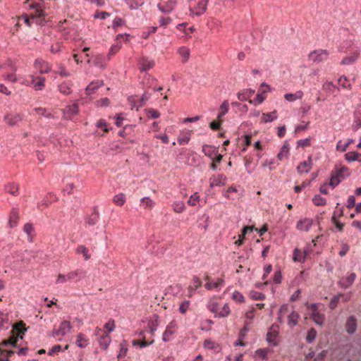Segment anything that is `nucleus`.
<instances>
[{
	"label": "nucleus",
	"instance_id": "nucleus-1",
	"mask_svg": "<svg viewBox=\"0 0 361 361\" xmlns=\"http://www.w3.org/2000/svg\"><path fill=\"white\" fill-rule=\"evenodd\" d=\"M350 176V169L341 164L335 165L331 171L329 185L332 188L337 186L342 180Z\"/></svg>",
	"mask_w": 361,
	"mask_h": 361
},
{
	"label": "nucleus",
	"instance_id": "nucleus-2",
	"mask_svg": "<svg viewBox=\"0 0 361 361\" xmlns=\"http://www.w3.org/2000/svg\"><path fill=\"white\" fill-rule=\"evenodd\" d=\"M209 0H192V5L190 6L191 13L200 16L207 11Z\"/></svg>",
	"mask_w": 361,
	"mask_h": 361
},
{
	"label": "nucleus",
	"instance_id": "nucleus-3",
	"mask_svg": "<svg viewBox=\"0 0 361 361\" xmlns=\"http://www.w3.org/2000/svg\"><path fill=\"white\" fill-rule=\"evenodd\" d=\"M329 53L326 49H317L309 54V59L314 63H319L328 59Z\"/></svg>",
	"mask_w": 361,
	"mask_h": 361
},
{
	"label": "nucleus",
	"instance_id": "nucleus-4",
	"mask_svg": "<svg viewBox=\"0 0 361 361\" xmlns=\"http://www.w3.org/2000/svg\"><path fill=\"white\" fill-rule=\"evenodd\" d=\"M82 272L76 270L69 272L67 274H59L56 280V283H62L67 281H78L81 278Z\"/></svg>",
	"mask_w": 361,
	"mask_h": 361
},
{
	"label": "nucleus",
	"instance_id": "nucleus-5",
	"mask_svg": "<svg viewBox=\"0 0 361 361\" xmlns=\"http://www.w3.org/2000/svg\"><path fill=\"white\" fill-rule=\"evenodd\" d=\"M96 335L99 337L98 341L100 347L106 350L111 343V338L109 334L103 331L101 329L97 328Z\"/></svg>",
	"mask_w": 361,
	"mask_h": 361
},
{
	"label": "nucleus",
	"instance_id": "nucleus-6",
	"mask_svg": "<svg viewBox=\"0 0 361 361\" xmlns=\"http://www.w3.org/2000/svg\"><path fill=\"white\" fill-rule=\"evenodd\" d=\"M266 87L267 90H262L261 92H258L256 95V97L254 100H249V102L251 104H254L255 105L259 104L262 103L266 99L265 94L270 90V86L267 85L265 82H262L261 84L260 87Z\"/></svg>",
	"mask_w": 361,
	"mask_h": 361
},
{
	"label": "nucleus",
	"instance_id": "nucleus-7",
	"mask_svg": "<svg viewBox=\"0 0 361 361\" xmlns=\"http://www.w3.org/2000/svg\"><path fill=\"white\" fill-rule=\"evenodd\" d=\"M357 327V319L355 316H350L345 323V330L348 334H353L355 333Z\"/></svg>",
	"mask_w": 361,
	"mask_h": 361
},
{
	"label": "nucleus",
	"instance_id": "nucleus-8",
	"mask_svg": "<svg viewBox=\"0 0 361 361\" xmlns=\"http://www.w3.org/2000/svg\"><path fill=\"white\" fill-rule=\"evenodd\" d=\"M355 278L356 274L355 273H351L348 276L341 278L338 281V284L340 287L346 289L353 283Z\"/></svg>",
	"mask_w": 361,
	"mask_h": 361
},
{
	"label": "nucleus",
	"instance_id": "nucleus-9",
	"mask_svg": "<svg viewBox=\"0 0 361 361\" xmlns=\"http://www.w3.org/2000/svg\"><path fill=\"white\" fill-rule=\"evenodd\" d=\"M34 66L35 68L39 70L41 74L47 73L51 71V67L49 63L42 59H36Z\"/></svg>",
	"mask_w": 361,
	"mask_h": 361
},
{
	"label": "nucleus",
	"instance_id": "nucleus-10",
	"mask_svg": "<svg viewBox=\"0 0 361 361\" xmlns=\"http://www.w3.org/2000/svg\"><path fill=\"white\" fill-rule=\"evenodd\" d=\"M63 116L67 119H71L73 116L76 115L78 112V105L75 103L72 105L67 106L63 110Z\"/></svg>",
	"mask_w": 361,
	"mask_h": 361
},
{
	"label": "nucleus",
	"instance_id": "nucleus-11",
	"mask_svg": "<svg viewBox=\"0 0 361 361\" xmlns=\"http://www.w3.org/2000/svg\"><path fill=\"white\" fill-rule=\"evenodd\" d=\"M226 176L224 174H219L218 176H213L209 179L210 187L213 188L214 186H223L226 184Z\"/></svg>",
	"mask_w": 361,
	"mask_h": 361
},
{
	"label": "nucleus",
	"instance_id": "nucleus-12",
	"mask_svg": "<svg viewBox=\"0 0 361 361\" xmlns=\"http://www.w3.org/2000/svg\"><path fill=\"white\" fill-rule=\"evenodd\" d=\"M24 323L23 322H20L17 324H16L13 327L12 332L13 334H16V336H13L14 338H18V340L19 338L23 339V335L25 332L27 331V329L24 327Z\"/></svg>",
	"mask_w": 361,
	"mask_h": 361
},
{
	"label": "nucleus",
	"instance_id": "nucleus-13",
	"mask_svg": "<svg viewBox=\"0 0 361 361\" xmlns=\"http://www.w3.org/2000/svg\"><path fill=\"white\" fill-rule=\"evenodd\" d=\"M23 120L21 114H8L4 116L5 122L10 126H15Z\"/></svg>",
	"mask_w": 361,
	"mask_h": 361
},
{
	"label": "nucleus",
	"instance_id": "nucleus-14",
	"mask_svg": "<svg viewBox=\"0 0 361 361\" xmlns=\"http://www.w3.org/2000/svg\"><path fill=\"white\" fill-rule=\"evenodd\" d=\"M312 156H310L307 161H304L299 164L297 167V171L299 173H308L312 169Z\"/></svg>",
	"mask_w": 361,
	"mask_h": 361
},
{
	"label": "nucleus",
	"instance_id": "nucleus-15",
	"mask_svg": "<svg viewBox=\"0 0 361 361\" xmlns=\"http://www.w3.org/2000/svg\"><path fill=\"white\" fill-rule=\"evenodd\" d=\"M30 78H31L30 84L34 86V88L36 90H41L44 87L45 78H44V77L35 78L32 75H31Z\"/></svg>",
	"mask_w": 361,
	"mask_h": 361
},
{
	"label": "nucleus",
	"instance_id": "nucleus-16",
	"mask_svg": "<svg viewBox=\"0 0 361 361\" xmlns=\"http://www.w3.org/2000/svg\"><path fill=\"white\" fill-rule=\"evenodd\" d=\"M99 219V214L97 209H94L91 214L87 216L85 219V225L88 226H94L95 225Z\"/></svg>",
	"mask_w": 361,
	"mask_h": 361
},
{
	"label": "nucleus",
	"instance_id": "nucleus-17",
	"mask_svg": "<svg viewBox=\"0 0 361 361\" xmlns=\"http://www.w3.org/2000/svg\"><path fill=\"white\" fill-rule=\"evenodd\" d=\"M192 286H189L188 288V296L190 298L194 295L196 289L202 286V281L197 276H195L192 279Z\"/></svg>",
	"mask_w": 361,
	"mask_h": 361
},
{
	"label": "nucleus",
	"instance_id": "nucleus-18",
	"mask_svg": "<svg viewBox=\"0 0 361 361\" xmlns=\"http://www.w3.org/2000/svg\"><path fill=\"white\" fill-rule=\"evenodd\" d=\"M175 5H176L175 0H169L165 5L159 4L157 5V7L162 13H169L173 11Z\"/></svg>",
	"mask_w": 361,
	"mask_h": 361
},
{
	"label": "nucleus",
	"instance_id": "nucleus-19",
	"mask_svg": "<svg viewBox=\"0 0 361 361\" xmlns=\"http://www.w3.org/2000/svg\"><path fill=\"white\" fill-rule=\"evenodd\" d=\"M202 152L205 156L209 157L212 159H215L214 157L217 154L218 149L213 146L204 145L202 146Z\"/></svg>",
	"mask_w": 361,
	"mask_h": 361
},
{
	"label": "nucleus",
	"instance_id": "nucleus-20",
	"mask_svg": "<svg viewBox=\"0 0 361 361\" xmlns=\"http://www.w3.org/2000/svg\"><path fill=\"white\" fill-rule=\"evenodd\" d=\"M312 225V221L310 219L305 218L304 219L300 220L297 223L296 227L298 230L307 231L310 230Z\"/></svg>",
	"mask_w": 361,
	"mask_h": 361
},
{
	"label": "nucleus",
	"instance_id": "nucleus-21",
	"mask_svg": "<svg viewBox=\"0 0 361 361\" xmlns=\"http://www.w3.org/2000/svg\"><path fill=\"white\" fill-rule=\"evenodd\" d=\"M19 219V213L16 209H13L9 215L8 226L14 228L17 226Z\"/></svg>",
	"mask_w": 361,
	"mask_h": 361
},
{
	"label": "nucleus",
	"instance_id": "nucleus-22",
	"mask_svg": "<svg viewBox=\"0 0 361 361\" xmlns=\"http://www.w3.org/2000/svg\"><path fill=\"white\" fill-rule=\"evenodd\" d=\"M151 94L147 92H145L142 97L138 99L137 101L132 100L131 102L133 103V106L134 107H137V109L142 107L144 104L150 98Z\"/></svg>",
	"mask_w": 361,
	"mask_h": 361
},
{
	"label": "nucleus",
	"instance_id": "nucleus-23",
	"mask_svg": "<svg viewBox=\"0 0 361 361\" xmlns=\"http://www.w3.org/2000/svg\"><path fill=\"white\" fill-rule=\"evenodd\" d=\"M23 231L27 234V239L30 242L33 241V238L35 235V228L32 224L27 223L24 225Z\"/></svg>",
	"mask_w": 361,
	"mask_h": 361
},
{
	"label": "nucleus",
	"instance_id": "nucleus-24",
	"mask_svg": "<svg viewBox=\"0 0 361 361\" xmlns=\"http://www.w3.org/2000/svg\"><path fill=\"white\" fill-rule=\"evenodd\" d=\"M103 85V81L102 80H96L90 83L86 89L85 92L87 94H92L94 92V91L101 87Z\"/></svg>",
	"mask_w": 361,
	"mask_h": 361
},
{
	"label": "nucleus",
	"instance_id": "nucleus-25",
	"mask_svg": "<svg viewBox=\"0 0 361 361\" xmlns=\"http://www.w3.org/2000/svg\"><path fill=\"white\" fill-rule=\"evenodd\" d=\"M254 93L255 90L252 89H246L241 92H238L237 94V97L240 101H247L253 95Z\"/></svg>",
	"mask_w": 361,
	"mask_h": 361
},
{
	"label": "nucleus",
	"instance_id": "nucleus-26",
	"mask_svg": "<svg viewBox=\"0 0 361 361\" xmlns=\"http://www.w3.org/2000/svg\"><path fill=\"white\" fill-rule=\"evenodd\" d=\"M289 144L288 141H285L283 146L281 148L280 152L277 154V157L279 159L282 160L284 158H287L289 154Z\"/></svg>",
	"mask_w": 361,
	"mask_h": 361
},
{
	"label": "nucleus",
	"instance_id": "nucleus-27",
	"mask_svg": "<svg viewBox=\"0 0 361 361\" xmlns=\"http://www.w3.org/2000/svg\"><path fill=\"white\" fill-rule=\"evenodd\" d=\"M72 326L68 321H63L60 324L59 331L61 333V336H65L68 334L71 330Z\"/></svg>",
	"mask_w": 361,
	"mask_h": 361
},
{
	"label": "nucleus",
	"instance_id": "nucleus-28",
	"mask_svg": "<svg viewBox=\"0 0 361 361\" xmlns=\"http://www.w3.org/2000/svg\"><path fill=\"white\" fill-rule=\"evenodd\" d=\"M19 186L14 183H10L5 185V191L13 196L18 195Z\"/></svg>",
	"mask_w": 361,
	"mask_h": 361
},
{
	"label": "nucleus",
	"instance_id": "nucleus-29",
	"mask_svg": "<svg viewBox=\"0 0 361 361\" xmlns=\"http://www.w3.org/2000/svg\"><path fill=\"white\" fill-rule=\"evenodd\" d=\"M140 71L144 72L151 69L154 66V62L152 60L143 58L140 61Z\"/></svg>",
	"mask_w": 361,
	"mask_h": 361
},
{
	"label": "nucleus",
	"instance_id": "nucleus-30",
	"mask_svg": "<svg viewBox=\"0 0 361 361\" xmlns=\"http://www.w3.org/2000/svg\"><path fill=\"white\" fill-rule=\"evenodd\" d=\"M75 343L79 348H85L88 345V339L85 334L80 333L77 336Z\"/></svg>",
	"mask_w": 361,
	"mask_h": 361
},
{
	"label": "nucleus",
	"instance_id": "nucleus-31",
	"mask_svg": "<svg viewBox=\"0 0 361 361\" xmlns=\"http://www.w3.org/2000/svg\"><path fill=\"white\" fill-rule=\"evenodd\" d=\"M191 131L188 130L182 133V134L178 137V142L180 145L187 144L190 138Z\"/></svg>",
	"mask_w": 361,
	"mask_h": 361
},
{
	"label": "nucleus",
	"instance_id": "nucleus-32",
	"mask_svg": "<svg viewBox=\"0 0 361 361\" xmlns=\"http://www.w3.org/2000/svg\"><path fill=\"white\" fill-rule=\"evenodd\" d=\"M228 111V101L224 100L219 107L217 118L221 119Z\"/></svg>",
	"mask_w": 361,
	"mask_h": 361
},
{
	"label": "nucleus",
	"instance_id": "nucleus-33",
	"mask_svg": "<svg viewBox=\"0 0 361 361\" xmlns=\"http://www.w3.org/2000/svg\"><path fill=\"white\" fill-rule=\"evenodd\" d=\"M299 317V314L293 311L288 316V324L290 327L295 326L298 322V318Z\"/></svg>",
	"mask_w": 361,
	"mask_h": 361
},
{
	"label": "nucleus",
	"instance_id": "nucleus-34",
	"mask_svg": "<svg viewBox=\"0 0 361 361\" xmlns=\"http://www.w3.org/2000/svg\"><path fill=\"white\" fill-rule=\"evenodd\" d=\"M71 85L72 84L70 81L65 82L59 86V90L61 93H63L64 94H69L72 92L71 89Z\"/></svg>",
	"mask_w": 361,
	"mask_h": 361
},
{
	"label": "nucleus",
	"instance_id": "nucleus-35",
	"mask_svg": "<svg viewBox=\"0 0 361 361\" xmlns=\"http://www.w3.org/2000/svg\"><path fill=\"white\" fill-rule=\"evenodd\" d=\"M277 118V114L276 111L270 113H264L262 114V120L264 123L271 122Z\"/></svg>",
	"mask_w": 361,
	"mask_h": 361
},
{
	"label": "nucleus",
	"instance_id": "nucleus-36",
	"mask_svg": "<svg viewBox=\"0 0 361 361\" xmlns=\"http://www.w3.org/2000/svg\"><path fill=\"white\" fill-rule=\"evenodd\" d=\"M224 283V279H218L217 281L216 282H207L206 284H205V288L207 289V290H212V289H214V288H219V286H223Z\"/></svg>",
	"mask_w": 361,
	"mask_h": 361
},
{
	"label": "nucleus",
	"instance_id": "nucleus-37",
	"mask_svg": "<svg viewBox=\"0 0 361 361\" xmlns=\"http://www.w3.org/2000/svg\"><path fill=\"white\" fill-rule=\"evenodd\" d=\"M359 54H355L350 56H346L343 59L341 63L344 66H348L353 63L358 59Z\"/></svg>",
	"mask_w": 361,
	"mask_h": 361
},
{
	"label": "nucleus",
	"instance_id": "nucleus-38",
	"mask_svg": "<svg viewBox=\"0 0 361 361\" xmlns=\"http://www.w3.org/2000/svg\"><path fill=\"white\" fill-rule=\"evenodd\" d=\"M293 259L295 262H304L305 260V256L299 249L295 248L293 251Z\"/></svg>",
	"mask_w": 361,
	"mask_h": 361
},
{
	"label": "nucleus",
	"instance_id": "nucleus-39",
	"mask_svg": "<svg viewBox=\"0 0 361 361\" xmlns=\"http://www.w3.org/2000/svg\"><path fill=\"white\" fill-rule=\"evenodd\" d=\"M354 142V140L353 139H348L347 142L344 143V144H342V141L341 140H339L338 142H337V145H336V149L338 150V151H341V152H345L347 148L349 147V145L350 144H352L353 142Z\"/></svg>",
	"mask_w": 361,
	"mask_h": 361
},
{
	"label": "nucleus",
	"instance_id": "nucleus-40",
	"mask_svg": "<svg viewBox=\"0 0 361 361\" xmlns=\"http://www.w3.org/2000/svg\"><path fill=\"white\" fill-rule=\"evenodd\" d=\"M178 53L182 57V61L185 63L190 56V49L185 47H182L179 49Z\"/></svg>",
	"mask_w": 361,
	"mask_h": 361
},
{
	"label": "nucleus",
	"instance_id": "nucleus-41",
	"mask_svg": "<svg viewBox=\"0 0 361 361\" xmlns=\"http://www.w3.org/2000/svg\"><path fill=\"white\" fill-rule=\"evenodd\" d=\"M359 157L360 154L355 151L348 152L345 154V159L350 162L355 161H359Z\"/></svg>",
	"mask_w": 361,
	"mask_h": 361
},
{
	"label": "nucleus",
	"instance_id": "nucleus-42",
	"mask_svg": "<svg viewBox=\"0 0 361 361\" xmlns=\"http://www.w3.org/2000/svg\"><path fill=\"white\" fill-rule=\"evenodd\" d=\"M154 319L149 321L147 324V328L149 329L150 333H154L158 327V317L154 315Z\"/></svg>",
	"mask_w": 361,
	"mask_h": 361
},
{
	"label": "nucleus",
	"instance_id": "nucleus-43",
	"mask_svg": "<svg viewBox=\"0 0 361 361\" xmlns=\"http://www.w3.org/2000/svg\"><path fill=\"white\" fill-rule=\"evenodd\" d=\"M343 295L341 293L337 294L334 295L330 300L329 307L331 310H334L336 308V307L338 305V303L340 300V298L343 297Z\"/></svg>",
	"mask_w": 361,
	"mask_h": 361
},
{
	"label": "nucleus",
	"instance_id": "nucleus-44",
	"mask_svg": "<svg viewBox=\"0 0 361 361\" xmlns=\"http://www.w3.org/2000/svg\"><path fill=\"white\" fill-rule=\"evenodd\" d=\"M114 202L119 206H122L126 202V196L123 193L116 195L113 198Z\"/></svg>",
	"mask_w": 361,
	"mask_h": 361
},
{
	"label": "nucleus",
	"instance_id": "nucleus-45",
	"mask_svg": "<svg viewBox=\"0 0 361 361\" xmlns=\"http://www.w3.org/2000/svg\"><path fill=\"white\" fill-rule=\"evenodd\" d=\"M312 202L317 206H324L326 204V199L319 195H315L312 198Z\"/></svg>",
	"mask_w": 361,
	"mask_h": 361
},
{
	"label": "nucleus",
	"instance_id": "nucleus-46",
	"mask_svg": "<svg viewBox=\"0 0 361 361\" xmlns=\"http://www.w3.org/2000/svg\"><path fill=\"white\" fill-rule=\"evenodd\" d=\"M76 252L78 254H82L85 260H87L90 258V256L88 254L89 250L85 245H79L76 249Z\"/></svg>",
	"mask_w": 361,
	"mask_h": 361
},
{
	"label": "nucleus",
	"instance_id": "nucleus-47",
	"mask_svg": "<svg viewBox=\"0 0 361 361\" xmlns=\"http://www.w3.org/2000/svg\"><path fill=\"white\" fill-rule=\"evenodd\" d=\"M317 334V331L314 329H310L307 332V335L306 336V341L308 343H311L315 339Z\"/></svg>",
	"mask_w": 361,
	"mask_h": 361
},
{
	"label": "nucleus",
	"instance_id": "nucleus-48",
	"mask_svg": "<svg viewBox=\"0 0 361 361\" xmlns=\"http://www.w3.org/2000/svg\"><path fill=\"white\" fill-rule=\"evenodd\" d=\"M314 322L319 325V326H322L324 324V318L322 317V315L319 313V312H312V314H311Z\"/></svg>",
	"mask_w": 361,
	"mask_h": 361
},
{
	"label": "nucleus",
	"instance_id": "nucleus-49",
	"mask_svg": "<svg viewBox=\"0 0 361 361\" xmlns=\"http://www.w3.org/2000/svg\"><path fill=\"white\" fill-rule=\"evenodd\" d=\"M322 87L325 90H328L329 92H334L335 90H338V87L335 85L332 82L326 81L325 82Z\"/></svg>",
	"mask_w": 361,
	"mask_h": 361
},
{
	"label": "nucleus",
	"instance_id": "nucleus-50",
	"mask_svg": "<svg viewBox=\"0 0 361 361\" xmlns=\"http://www.w3.org/2000/svg\"><path fill=\"white\" fill-rule=\"evenodd\" d=\"M230 314V308L228 304H225L221 308V311L219 312L216 314L218 317H225Z\"/></svg>",
	"mask_w": 361,
	"mask_h": 361
},
{
	"label": "nucleus",
	"instance_id": "nucleus-51",
	"mask_svg": "<svg viewBox=\"0 0 361 361\" xmlns=\"http://www.w3.org/2000/svg\"><path fill=\"white\" fill-rule=\"evenodd\" d=\"M17 343H18V338H14L13 336L10 339L3 341L0 345L6 346V345H10L13 347H16L17 345Z\"/></svg>",
	"mask_w": 361,
	"mask_h": 361
},
{
	"label": "nucleus",
	"instance_id": "nucleus-52",
	"mask_svg": "<svg viewBox=\"0 0 361 361\" xmlns=\"http://www.w3.org/2000/svg\"><path fill=\"white\" fill-rule=\"evenodd\" d=\"M34 111L45 118H53L52 114L51 113H47V109L44 108H42V107L35 108Z\"/></svg>",
	"mask_w": 361,
	"mask_h": 361
},
{
	"label": "nucleus",
	"instance_id": "nucleus-53",
	"mask_svg": "<svg viewBox=\"0 0 361 361\" xmlns=\"http://www.w3.org/2000/svg\"><path fill=\"white\" fill-rule=\"evenodd\" d=\"M250 297L253 300H263L264 299L265 295L260 292L251 290L250 292Z\"/></svg>",
	"mask_w": 361,
	"mask_h": 361
},
{
	"label": "nucleus",
	"instance_id": "nucleus-54",
	"mask_svg": "<svg viewBox=\"0 0 361 361\" xmlns=\"http://www.w3.org/2000/svg\"><path fill=\"white\" fill-rule=\"evenodd\" d=\"M173 331L170 329V326H167L166 330L164 331L162 336V340L164 342H167L170 340V336L173 334Z\"/></svg>",
	"mask_w": 361,
	"mask_h": 361
},
{
	"label": "nucleus",
	"instance_id": "nucleus-55",
	"mask_svg": "<svg viewBox=\"0 0 361 361\" xmlns=\"http://www.w3.org/2000/svg\"><path fill=\"white\" fill-rule=\"evenodd\" d=\"M126 343V341H124L123 343H121L120 344L121 349H120V351H119L118 355V358L125 357L126 353H127V352H128V348H127Z\"/></svg>",
	"mask_w": 361,
	"mask_h": 361
},
{
	"label": "nucleus",
	"instance_id": "nucleus-56",
	"mask_svg": "<svg viewBox=\"0 0 361 361\" xmlns=\"http://www.w3.org/2000/svg\"><path fill=\"white\" fill-rule=\"evenodd\" d=\"M173 207L174 211L178 213L182 212L185 209V204L181 201L176 202L173 204Z\"/></svg>",
	"mask_w": 361,
	"mask_h": 361
},
{
	"label": "nucleus",
	"instance_id": "nucleus-57",
	"mask_svg": "<svg viewBox=\"0 0 361 361\" xmlns=\"http://www.w3.org/2000/svg\"><path fill=\"white\" fill-rule=\"evenodd\" d=\"M331 220L332 222L335 224L338 231H342L343 229L344 224L338 221L337 217L336 216V211L334 212Z\"/></svg>",
	"mask_w": 361,
	"mask_h": 361
},
{
	"label": "nucleus",
	"instance_id": "nucleus-58",
	"mask_svg": "<svg viewBox=\"0 0 361 361\" xmlns=\"http://www.w3.org/2000/svg\"><path fill=\"white\" fill-rule=\"evenodd\" d=\"M348 78L345 75H342L338 79V83L343 88H351V85L348 84Z\"/></svg>",
	"mask_w": 361,
	"mask_h": 361
},
{
	"label": "nucleus",
	"instance_id": "nucleus-59",
	"mask_svg": "<svg viewBox=\"0 0 361 361\" xmlns=\"http://www.w3.org/2000/svg\"><path fill=\"white\" fill-rule=\"evenodd\" d=\"M126 1H127V4H129V7L130 9H137L139 6L143 4L142 0H132V4H129L128 0Z\"/></svg>",
	"mask_w": 361,
	"mask_h": 361
},
{
	"label": "nucleus",
	"instance_id": "nucleus-60",
	"mask_svg": "<svg viewBox=\"0 0 361 361\" xmlns=\"http://www.w3.org/2000/svg\"><path fill=\"white\" fill-rule=\"evenodd\" d=\"M233 299L237 302H243L245 300V298L243 294L239 291H234L233 293Z\"/></svg>",
	"mask_w": 361,
	"mask_h": 361
},
{
	"label": "nucleus",
	"instance_id": "nucleus-61",
	"mask_svg": "<svg viewBox=\"0 0 361 361\" xmlns=\"http://www.w3.org/2000/svg\"><path fill=\"white\" fill-rule=\"evenodd\" d=\"M146 111H147V114L148 117H150L152 118H157L160 116L159 112L156 109H149Z\"/></svg>",
	"mask_w": 361,
	"mask_h": 361
},
{
	"label": "nucleus",
	"instance_id": "nucleus-62",
	"mask_svg": "<svg viewBox=\"0 0 361 361\" xmlns=\"http://www.w3.org/2000/svg\"><path fill=\"white\" fill-rule=\"evenodd\" d=\"M190 302L189 300H184L179 306V311L181 314H185L188 309Z\"/></svg>",
	"mask_w": 361,
	"mask_h": 361
},
{
	"label": "nucleus",
	"instance_id": "nucleus-63",
	"mask_svg": "<svg viewBox=\"0 0 361 361\" xmlns=\"http://www.w3.org/2000/svg\"><path fill=\"white\" fill-rule=\"evenodd\" d=\"M110 16L109 13L108 12H106V11H97L94 14V17L95 18H100V19H102V20H104L106 19L107 17H109Z\"/></svg>",
	"mask_w": 361,
	"mask_h": 361
},
{
	"label": "nucleus",
	"instance_id": "nucleus-64",
	"mask_svg": "<svg viewBox=\"0 0 361 361\" xmlns=\"http://www.w3.org/2000/svg\"><path fill=\"white\" fill-rule=\"evenodd\" d=\"M125 23V20L123 19H122L120 17H116L113 21V24H112V27L113 28H116L118 26H121L123 25H124Z\"/></svg>",
	"mask_w": 361,
	"mask_h": 361
}]
</instances>
